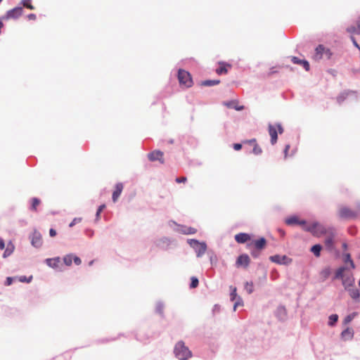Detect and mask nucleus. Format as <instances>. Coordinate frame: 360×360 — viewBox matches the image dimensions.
Here are the masks:
<instances>
[{
  "instance_id": "nucleus-1",
  "label": "nucleus",
  "mask_w": 360,
  "mask_h": 360,
  "mask_svg": "<svg viewBox=\"0 0 360 360\" xmlns=\"http://www.w3.org/2000/svg\"><path fill=\"white\" fill-rule=\"evenodd\" d=\"M174 352L176 357L179 360H182L184 359H189L192 356L191 352L187 347L185 346V344L183 341H179L176 344Z\"/></svg>"
},
{
  "instance_id": "nucleus-2",
  "label": "nucleus",
  "mask_w": 360,
  "mask_h": 360,
  "mask_svg": "<svg viewBox=\"0 0 360 360\" xmlns=\"http://www.w3.org/2000/svg\"><path fill=\"white\" fill-rule=\"evenodd\" d=\"M304 230L310 232L314 236L320 237L328 233V228L325 227L319 222H314L310 225L305 226Z\"/></svg>"
},
{
  "instance_id": "nucleus-3",
  "label": "nucleus",
  "mask_w": 360,
  "mask_h": 360,
  "mask_svg": "<svg viewBox=\"0 0 360 360\" xmlns=\"http://www.w3.org/2000/svg\"><path fill=\"white\" fill-rule=\"evenodd\" d=\"M333 56L331 51L322 44L319 45L315 49L313 59L319 61L323 58L330 59Z\"/></svg>"
},
{
  "instance_id": "nucleus-4",
  "label": "nucleus",
  "mask_w": 360,
  "mask_h": 360,
  "mask_svg": "<svg viewBox=\"0 0 360 360\" xmlns=\"http://www.w3.org/2000/svg\"><path fill=\"white\" fill-rule=\"evenodd\" d=\"M178 79L180 84L186 88L191 87L193 85V79L191 74L184 70H179Z\"/></svg>"
},
{
  "instance_id": "nucleus-5",
  "label": "nucleus",
  "mask_w": 360,
  "mask_h": 360,
  "mask_svg": "<svg viewBox=\"0 0 360 360\" xmlns=\"http://www.w3.org/2000/svg\"><path fill=\"white\" fill-rule=\"evenodd\" d=\"M360 212V205L358 206L357 211L352 210L347 207H342L339 210V216L342 219H354L358 216V213Z\"/></svg>"
},
{
  "instance_id": "nucleus-6",
  "label": "nucleus",
  "mask_w": 360,
  "mask_h": 360,
  "mask_svg": "<svg viewBox=\"0 0 360 360\" xmlns=\"http://www.w3.org/2000/svg\"><path fill=\"white\" fill-rule=\"evenodd\" d=\"M268 128L269 134L271 136V143L274 145L276 143L278 139L277 130L279 134H282L283 132V128L281 124H276V126L269 124Z\"/></svg>"
},
{
  "instance_id": "nucleus-7",
  "label": "nucleus",
  "mask_w": 360,
  "mask_h": 360,
  "mask_svg": "<svg viewBox=\"0 0 360 360\" xmlns=\"http://www.w3.org/2000/svg\"><path fill=\"white\" fill-rule=\"evenodd\" d=\"M23 13L22 7H15L11 10H9L1 18V20H8L11 19H18L20 18Z\"/></svg>"
},
{
  "instance_id": "nucleus-8",
  "label": "nucleus",
  "mask_w": 360,
  "mask_h": 360,
  "mask_svg": "<svg viewBox=\"0 0 360 360\" xmlns=\"http://www.w3.org/2000/svg\"><path fill=\"white\" fill-rule=\"evenodd\" d=\"M326 237L324 240L325 246L326 248L332 251L334 249V239L335 237V233L333 228H328V231L326 234Z\"/></svg>"
},
{
  "instance_id": "nucleus-9",
  "label": "nucleus",
  "mask_w": 360,
  "mask_h": 360,
  "mask_svg": "<svg viewBox=\"0 0 360 360\" xmlns=\"http://www.w3.org/2000/svg\"><path fill=\"white\" fill-rule=\"evenodd\" d=\"M163 156L164 153L159 150H155L148 154V158L150 161L154 162L158 160L161 164L165 163Z\"/></svg>"
},
{
  "instance_id": "nucleus-10",
  "label": "nucleus",
  "mask_w": 360,
  "mask_h": 360,
  "mask_svg": "<svg viewBox=\"0 0 360 360\" xmlns=\"http://www.w3.org/2000/svg\"><path fill=\"white\" fill-rule=\"evenodd\" d=\"M269 259L272 262H274V263H276L278 264H287L290 263L292 261L291 259L288 258L285 255L281 256L278 255L271 256Z\"/></svg>"
},
{
  "instance_id": "nucleus-11",
  "label": "nucleus",
  "mask_w": 360,
  "mask_h": 360,
  "mask_svg": "<svg viewBox=\"0 0 360 360\" xmlns=\"http://www.w3.org/2000/svg\"><path fill=\"white\" fill-rule=\"evenodd\" d=\"M31 243L35 248H40L42 245V236L39 232L35 231L32 233L31 236Z\"/></svg>"
},
{
  "instance_id": "nucleus-12",
  "label": "nucleus",
  "mask_w": 360,
  "mask_h": 360,
  "mask_svg": "<svg viewBox=\"0 0 360 360\" xmlns=\"http://www.w3.org/2000/svg\"><path fill=\"white\" fill-rule=\"evenodd\" d=\"M250 262V259L248 255H240L236 260V266H243L247 268Z\"/></svg>"
},
{
  "instance_id": "nucleus-13",
  "label": "nucleus",
  "mask_w": 360,
  "mask_h": 360,
  "mask_svg": "<svg viewBox=\"0 0 360 360\" xmlns=\"http://www.w3.org/2000/svg\"><path fill=\"white\" fill-rule=\"evenodd\" d=\"M124 188V185L122 183H117L115 184V190L112 193V199L114 202H117L118 198H120L122 191Z\"/></svg>"
},
{
  "instance_id": "nucleus-14",
  "label": "nucleus",
  "mask_w": 360,
  "mask_h": 360,
  "mask_svg": "<svg viewBox=\"0 0 360 360\" xmlns=\"http://www.w3.org/2000/svg\"><path fill=\"white\" fill-rule=\"evenodd\" d=\"M356 26L351 25L347 28V32L352 34H360V16L356 22Z\"/></svg>"
},
{
  "instance_id": "nucleus-15",
  "label": "nucleus",
  "mask_w": 360,
  "mask_h": 360,
  "mask_svg": "<svg viewBox=\"0 0 360 360\" xmlns=\"http://www.w3.org/2000/svg\"><path fill=\"white\" fill-rule=\"evenodd\" d=\"M291 61L294 63V64H297V65H302L303 68L307 70V71H309V63H308L307 60H301V59H299L296 56H292L291 57Z\"/></svg>"
},
{
  "instance_id": "nucleus-16",
  "label": "nucleus",
  "mask_w": 360,
  "mask_h": 360,
  "mask_svg": "<svg viewBox=\"0 0 360 360\" xmlns=\"http://www.w3.org/2000/svg\"><path fill=\"white\" fill-rule=\"evenodd\" d=\"M235 240L238 243H245L250 240V236L248 233H240L235 236Z\"/></svg>"
},
{
  "instance_id": "nucleus-17",
  "label": "nucleus",
  "mask_w": 360,
  "mask_h": 360,
  "mask_svg": "<svg viewBox=\"0 0 360 360\" xmlns=\"http://www.w3.org/2000/svg\"><path fill=\"white\" fill-rule=\"evenodd\" d=\"M354 279L352 276H346L342 278V285L345 289L347 290L354 286Z\"/></svg>"
},
{
  "instance_id": "nucleus-18",
  "label": "nucleus",
  "mask_w": 360,
  "mask_h": 360,
  "mask_svg": "<svg viewBox=\"0 0 360 360\" xmlns=\"http://www.w3.org/2000/svg\"><path fill=\"white\" fill-rule=\"evenodd\" d=\"M251 245H253L257 250H262L266 245V240L264 238H261L258 240H254L251 244L249 245V246Z\"/></svg>"
},
{
  "instance_id": "nucleus-19",
  "label": "nucleus",
  "mask_w": 360,
  "mask_h": 360,
  "mask_svg": "<svg viewBox=\"0 0 360 360\" xmlns=\"http://www.w3.org/2000/svg\"><path fill=\"white\" fill-rule=\"evenodd\" d=\"M46 263L51 268H57L60 263V257L46 259Z\"/></svg>"
},
{
  "instance_id": "nucleus-20",
  "label": "nucleus",
  "mask_w": 360,
  "mask_h": 360,
  "mask_svg": "<svg viewBox=\"0 0 360 360\" xmlns=\"http://www.w3.org/2000/svg\"><path fill=\"white\" fill-rule=\"evenodd\" d=\"M285 222L288 225L300 224L303 226V228L307 226L304 221H299L296 217H291L285 220Z\"/></svg>"
},
{
  "instance_id": "nucleus-21",
  "label": "nucleus",
  "mask_w": 360,
  "mask_h": 360,
  "mask_svg": "<svg viewBox=\"0 0 360 360\" xmlns=\"http://www.w3.org/2000/svg\"><path fill=\"white\" fill-rule=\"evenodd\" d=\"M197 256L201 257L203 255L207 250V245L205 243H200L199 245L194 249Z\"/></svg>"
},
{
  "instance_id": "nucleus-22",
  "label": "nucleus",
  "mask_w": 360,
  "mask_h": 360,
  "mask_svg": "<svg viewBox=\"0 0 360 360\" xmlns=\"http://www.w3.org/2000/svg\"><path fill=\"white\" fill-rule=\"evenodd\" d=\"M227 67L231 68V65L224 63H220L219 67L216 70V72L218 75L226 74L228 72Z\"/></svg>"
},
{
  "instance_id": "nucleus-23",
  "label": "nucleus",
  "mask_w": 360,
  "mask_h": 360,
  "mask_svg": "<svg viewBox=\"0 0 360 360\" xmlns=\"http://www.w3.org/2000/svg\"><path fill=\"white\" fill-rule=\"evenodd\" d=\"M346 290H347L349 292V294L352 299L356 300L359 298V290L356 288H355L354 286L349 288L347 289Z\"/></svg>"
},
{
  "instance_id": "nucleus-24",
  "label": "nucleus",
  "mask_w": 360,
  "mask_h": 360,
  "mask_svg": "<svg viewBox=\"0 0 360 360\" xmlns=\"http://www.w3.org/2000/svg\"><path fill=\"white\" fill-rule=\"evenodd\" d=\"M353 330L351 328H347L345 330H344L342 333H341V335H342V338L344 339V340H349V339H352V337H353Z\"/></svg>"
},
{
  "instance_id": "nucleus-25",
  "label": "nucleus",
  "mask_w": 360,
  "mask_h": 360,
  "mask_svg": "<svg viewBox=\"0 0 360 360\" xmlns=\"http://www.w3.org/2000/svg\"><path fill=\"white\" fill-rule=\"evenodd\" d=\"M14 248V245L12 243L8 244L3 255L4 257L10 256L13 252Z\"/></svg>"
},
{
  "instance_id": "nucleus-26",
  "label": "nucleus",
  "mask_w": 360,
  "mask_h": 360,
  "mask_svg": "<svg viewBox=\"0 0 360 360\" xmlns=\"http://www.w3.org/2000/svg\"><path fill=\"white\" fill-rule=\"evenodd\" d=\"M322 249V247L321 245H314L311 247V251L314 253V255L316 257H319L321 255V250Z\"/></svg>"
},
{
  "instance_id": "nucleus-27",
  "label": "nucleus",
  "mask_w": 360,
  "mask_h": 360,
  "mask_svg": "<svg viewBox=\"0 0 360 360\" xmlns=\"http://www.w3.org/2000/svg\"><path fill=\"white\" fill-rule=\"evenodd\" d=\"M31 210L36 212L37 210V207L40 205L41 201L37 198H33L31 200Z\"/></svg>"
},
{
  "instance_id": "nucleus-28",
  "label": "nucleus",
  "mask_w": 360,
  "mask_h": 360,
  "mask_svg": "<svg viewBox=\"0 0 360 360\" xmlns=\"http://www.w3.org/2000/svg\"><path fill=\"white\" fill-rule=\"evenodd\" d=\"M73 258L74 255L72 254L67 255L63 257V262L65 264V265L70 266L72 263Z\"/></svg>"
},
{
  "instance_id": "nucleus-29",
  "label": "nucleus",
  "mask_w": 360,
  "mask_h": 360,
  "mask_svg": "<svg viewBox=\"0 0 360 360\" xmlns=\"http://www.w3.org/2000/svg\"><path fill=\"white\" fill-rule=\"evenodd\" d=\"M229 108H234L236 110H242L244 107L243 106H238L237 105V103L235 101L229 102L226 104Z\"/></svg>"
},
{
  "instance_id": "nucleus-30",
  "label": "nucleus",
  "mask_w": 360,
  "mask_h": 360,
  "mask_svg": "<svg viewBox=\"0 0 360 360\" xmlns=\"http://www.w3.org/2000/svg\"><path fill=\"white\" fill-rule=\"evenodd\" d=\"M219 80H205L202 82V86H214L219 84Z\"/></svg>"
},
{
  "instance_id": "nucleus-31",
  "label": "nucleus",
  "mask_w": 360,
  "mask_h": 360,
  "mask_svg": "<svg viewBox=\"0 0 360 360\" xmlns=\"http://www.w3.org/2000/svg\"><path fill=\"white\" fill-rule=\"evenodd\" d=\"M245 290L248 294H251L254 290V285L252 282H246L245 284Z\"/></svg>"
},
{
  "instance_id": "nucleus-32",
  "label": "nucleus",
  "mask_w": 360,
  "mask_h": 360,
  "mask_svg": "<svg viewBox=\"0 0 360 360\" xmlns=\"http://www.w3.org/2000/svg\"><path fill=\"white\" fill-rule=\"evenodd\" d=\"M338 320V316L337 314H332L329 316L328 324L333 326Z\"/></svg>"
},
{
  "instance_id": "nucleus-33",
  "label": "nucleus",
  "mask_w": 360,
  "mask_h": 360,
  "mask_svg": "<svg viewBox=\"0 0 360 360\" xmlns=\"http://www.w3.org/2000/svg\"><path fill=\"white\" fill-rule=\"evenodd\" d=\"M22 4L24 7H26L30 10L34 9V7L31 4V0H22Z\"/></svg>"
},
{
  "instance_id": "nucleus-34",
  "label": "nucleus",
  "mask_w": 360,
  "mask_h": 360,
  "mask_svg": "<svg viewBox=\"0 0 360 360\" xmlns=\"http://www.w3.org/2000/svg\"><path fill=\"white\" fill-rule=\"evenodd\" d=\"M252 153L256 155H260L262 153V148L257 143L253 146Z\"/></svg>"
},
{
  "instance_id": "nucleus-35",
  "label": "nucleus",
  "mask_w": 360,
  "mask_h": 360,
  "mask_svg": "<svg viewBox=\"0 0 360 360\" xmlns=\"http://www.w3.org/2000/svg\"><path fill=\"white\" fill-rule=\"evenodd\" d=\"M188 243L195 249L200 243V242L195 239H189L188 240Z\"/></svg>"
},
{
  "instance_id": "nucleus-36",
  "label": "nucleus",
  "mask_w": 360,
  "mask_h": 360,
  "mask_svg": "<svg viewBox=\"0 0 360 360\" xmlns=\"http://www.w3.org/2000/svg\"><path fill=\"white\" fill-rule=\"evenodd\" d=\"M198 279L196 277H192L191 278V288H195L198 285Z\"/></svg>"
},
{
  "instance_id": "nucleus-37",
  "label": "nucleus",
  "mask_w": 360,
  "mask_h": 360,
  "mask_svg": "<svg viewBox=\"0 0 360 360\" xmlns=\"http://www.w3.org/2000/svg\"><path fill=\"white\" fill-rule=\"evenodd\" d=\"M345 262H349L351 267L353 268V269L354 268V262L352 260L349 254L345 255Z\"/></svg>"
},
{
  "instance_id": "nucleus-38",
  "label": "nucleus",
  "mask_w": 360,
  "mask_h": 360,
  "mask_svg": "<svg viewBox=\"0 0 360 360\" xmlns=\"http://www.w3.org/2000/svg\"><path fill=\"white\" fill-rule=\"evenodd\" d=\"M343 271H344V269L343 268H341V269H339L337 272H336V274H335V278H341L342 279L343 277H345L346 276H344L342 274L343 273Z\"/></svg>"
},
{
  "instance_id": "nucleus-39",
  "label": "nucleus",
  "mask_w": 360,
  "mask_h": 360,
  "mask_svg": "<svg viewBox=\"0 0 360 360\" xmlns=\"http://www.w3.org/2000/svg\"><path fill=\"white\" fill-rule=\"evenodd\" d=\"M196 233V229L195 228L189 227L187 228L186 230L184 231V233L186 234H194Z\"/></svg>"
},
{
  "instance_id": "nucleus-40",
  "label": "nucleus",
  "mask_w": 360,
  "mask_h": 360,
  "mask_svg": "<svg viewBox=\"0 0 360 360\" xmlns=\"http://www.w3.org/2000/svg\"><path fill=\"white\" fill-rule=\"evenodd\" d=\"M82 221L81 218H75L72 222L69 224L70 227H72L74 225H75L77 223H79Z\"/></svg>"
},
{
  "instance_id": "nucleus-41",
  "label": "nucleus",
  "mask_w": 360,
  "mask_h": 360,
  "mask_svg": "<svg viewBox=\"0 0 360 360\" xmlns=\"http://www.w3.org/2000/svg\"><path fill=\"white\" fill-rule=\"evenodd\" d=\"M354 317V314H349L345 319V323H349Z\"/></svg>"
},
{
  "instance_id": "nucleus-42",
  "label": "nucleus",
  "mask_w": 360,
  "mask_h": 360,
  "mask_svg": "<svg viewBox=\"0 0 360 360\" xmlns=\"http://www.w3.org/2000/svg\"><path fill=\"white\" fill-rule=\"evenodd\" d=\"M73 261L76 265H80L82 263L81 259L75 255H74Z\"/></svg>"
},
{
  "instance_id": "nucleus-43",
  "label": "nucleus",
  "mask_w": 360,
  "mask_h": 360,
  "mask_svg": "<svg viewBox=\"0 0 360 360\" xmlns=\"http://www.w3.org/2000/svg\"><path fill=\"white\" fill-rule=\"evenodd\" d=\"M31 280H32V276H31V277H30V278H29V279H27L26 276H20V277L19 278V281H20V282H27V283H29V282H30V281H31Z\"/></svg>"
},
{
  "instance_id": "nucleus-44",
  "label": "nucleus",
  "mask_w": 360,
  "mask_h": 360,
  "mask_svg": "<svg viewBox=\"0 0 360 360\" xmlns=\"http://www.w3.org/2000/svg\"><path fill=\"white\" fill-rule=\"evenodd\" d=\"M105 207V205H102L101 206H99V207L98 208V210L96 212V217H98L101 212L103 211V210Z\"/></svg>"
},
{
  "instance_id": "nucleus-45",
  "label": "nucleus",
  "mask_w": 360,
  "mask_h": 360,
  "mask_svg": "<svg viewBox=\"0 0 360 360\" xmlns=\"http://www.w3.org/2000/svg\"><path fill=\"white\" fill-rule=\"evenodd\" d=\"M186 177H184V176H182V177H179V178H176V181L177 183H184L186 181Z\"/></svg>"
},
{
  "instance_id": "nucleus-46",
  "label": "nucleus",
  "mask_w": 360,
  "mask_h": 360,
  "mask_svg": "<svg viewBox=\"0 0 360 360\" xmlns=\"http://www.w3.org/2000/svg\"><path fill=\"white\" fill-rule=\"evenodd\" d=\"M245 143H248L251 146H254L255 144H257V142H256V139H252L251 140H248V141H245Z\"/></svg>"
},
{
  "instance_id": "nucleus-47",
  "label": "nucleus",
  "mask_w": 360,
  "mask_h": 360,
  "mask_svg": "<svg viewBox=\"0 0 360 360\" xmlns=\"http://www.w3.org/2000/svg\"><path fill=\"white\" fill-rule=\"evenodd\" d=\"M351 39L352 41L353 44L360 51V46L356 42L355 38L353 36H352Z\"/></svg>"
},
{
  "instance_id": "nucleus-48",
  "label": "nucleus",
  "mask_w": 360,
  "mask_h": 360,
  "mask_svg": "<svg viewBox=\"0 0 360 360\" xmlns=\"http://www.w3.org/2000/svg\"><path fill=\"white\" fill-rule=\"evenodd\" d=\"M233 147L234 150H239L242 148V145L240 143H234Z\"/></svg>"
},
{
  "instance_id": "nucleus-49",
  "label": "nucleus",
  "mask_w": 360,
  "mask_h": 360,
  "mask_svg": "<svg viewBox=\"0 0 360 360\" xmlns=\"http://www.w3.org/2000/svg\"><path fill=\"white\" fill-rule=\"evenodd\" d=\"M13 278L11 277H7L6 281L5 282L6 285H10L12 284Z\"/></svg>"
},
{
  "instance_id": "nucleus-50",
  "label": "nucleus",
  "mask_w": 360,
  "mask_h": 360,
  "mask_svg": "<svg viewBox=\"0 0 360 360\" xmlns=\"http://www.w3.org/2000/svg\"><path fill=\"white\" fill-rule=\"evenodd\" d=\"M236 296V288H234L233 292L231 293V300H234Z\"/></svg>"
},
{
  "instance_id": "nucleus-51",
  "label": "nucleus",
  "mask_w": 360,
  "mask_h": 360,
  "mask_svg": "<svg viewBox=\"0 0 360 360\" xmlns=\"http://www.w3.org/2000/svg\"><path fill=\"white\" fill-rule=\"evenodd\" d=\"M27 18L30 20H36L37 17H36V15L34 14V13H31V14H29L27 15Z\"/></svg>"
},
{
  "instance_id": "nucleus-52",
  "label": "nucleus",
  "mask_w": 360,
  "mask_h": 360,
  "mask_svg": "<svg viewBox=\"0 0 360 360\" xmlns=\"http://www.w3.org/2000/svg\"><path fill=\"white\" fill-rule=\"evenodd\" d=\"M49 234L51 237H54L56 236V231L53 229H51L49 231Z\"/></svg>"
},
{
  "instance_id": "nucleus-53",
  "label": "nucleus",
  "mask_w": 360,
  "mask_h": 360,
  "mask_svg": "<svg viewBox=\"0 0 360 360\" xmlns=\"http://www.w3.org/2000/svg\"><path fill=\"white\" fill-rule=\"evenodd\" d=\"M5 248V243L2 238H0V250H4Z\"/></svg>"
},
{
  "instance_id": "nucleus-54",
  "label": "nucleus",
  "mask_w": 360,
  "mask_h": 360,
  "mask_svg": "<svg viewBox=\"0 0 360 360\" xmlns=\"http://www.w3.org/2000/svg\"><path fill=\"white\" fill-rule=\"evenodd\" d=\"M289 149H290V146L289 145H286L285 147V150H284V153H285V156L287 155V153H288V151Z\"/></svg>"
},
{
  "instance_id": "nucleus-55",
  "label": "nucleus",
  "mask_w": 360,
  "mask_h": 360,
  "mask_svg": "<svg viewBox=\"0 0 360 360\" xmlns=\"http://www.w3.org/2000/svg\"><path fill=\"white\" fill-rule=\"evenodd\" d=\"M330 271L328 269H326L322 271V274H324L325 277H327V276L329 274Z\"/></svg>"
},
{
  "instance_id": "nucleus-56",
  "label": "nucleus",
  "mask_w": 360,
  "mask_h": 360,
  "mask_svg": "<svg viewBox=\"0 0 360 360\" xmlns=\"http://www.w3.org/2000/svg\"><path fill=\"white\" fill-rule=\"evenodd\" d=\"M252 255L254 257H257V254L255 253V252H252Z\"/></svg>"
},
{
  "instance_id": "nucleus-57",
  "label": "nucleus",
  "mask_w": 360,
  "mask_h": 360,
  "mask_svg": "<svg viewBox=\"0 0 360 360\" xmlns=\"http://www.w3.org/2000/svg\"><path fill=\"white\" fill-rule=\"evenodd\" d=\"M238 302H236L235 304H234V310H236L237 306H238Z\"/></svg>"
},
{
  "instance_id": "nucleus-58",
  "label": "nucleus",
  "mask_w": 360,
  "mask_h": 360,
  "mask_svg": "<svg viewBox=\"0 0 360 360\" xmlns=\"http://www.w3.org/2000/svg\"><path fill=\"white\" fill-rule=\"evenodd\" d=\"M93 263V261H91L90 263H89V265H91Z\"/></svg>"
},
{
  "instance_id": "nucleus-59",
  "label": "nucleus",
  "mask_w": 360,
  "mask_h": 360,
  "mask_svg": "<svg viewBox=\"0 0 360 360\" xmlns=\"http://www.w3.org/2000/svg\"><path fill=\"white\" fill-rule=\"evenodd\" d=\"M3 0H0V2H1Z\"/></svg>"
}]
</instances>
